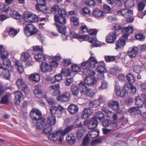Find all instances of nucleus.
<instances>
[{
    "label": "nucleus",
    "instance_id": "nucleus-1",
    "mask_svg": "<svg viewBox=\"0 0 146 146\" xmlns=\"http://www.w3.org/2000/svg\"><path fill=\"white\" fill-rule=\"evenodd\" d=\"M30 116L32 120H37L36 127L39 129L43 128L45 125V119L42 118V115L40 111L38 110L33 109L30 113Z\"/></svg>",
    "mask_w": 146,
    "mask_h": 146
},
{
    "label": "nucleus",
    "instance_id": "nucleus-2",
    "mask_svg": "<svg viewBox=\"0 0 146 146\" xmlns=\"http://www.w3.org/2000/svg\"><path fill=\"white\" fill-rule=\"evenodd\" d=\"M123 31L125 32L126 33H124L116 42V45L117 48H121L124 46L126 44V40L127 39L129 34L132 33L133 31L132 26H128L127 27L123 30Z\"/></svg>",
    "mask_w": 146,
    "mask_h": 146
},
{
    "label": "nucleus",
    "instance_id": "nucleus-3",
    "mask_svg": "<svg viewBox=\"0 0 146 146\" xmlns=\"http://www.w3.org/2000/svg\"><path fill=\"white\" fill-rule=\"evenodd\" d=\"M98 63V61L94 57L91 56L87 61L82 63L80 66L84 70L90 68H93Z\"/></svg>",
    "mask_w": 146,
    "mask_h": 146
},
{
    "label": "nucleus",
    "instance_id": "nucleus-4",
    "mask_svg": "<svg viewBox=\"0 0 146 146\" xmlns=\"http://www.w3.org/2000/svg\"><path fill=\"white\" fill-rule=\"evenodd\" d=\"M79 87L81 93L86 96L92 98L94 95V90L88 88L83 82H81L79 84Z\"/></svg>",
    "mask_w": 146,
    "mask_h": 146
},
{
    "label": "nucleus",
    "instance_id": "nucleus-5",
    "mask_svg": "<svg viewBox=\"0 0 146 146\" xmlns=\"http://www.w3.org/2000/svg\"><path fill=\"white\" fill-rule=\"evenodd\" d=\"M38 32V30L33 24H27L24 29L25 34L27 36L35 35Z\"/></svg>",
    "mask_w": 146,
    "mask_h": 146
},
{
    "label": "nucleus",
    "instance_id": "nucleus-6",
    "mask_svg": "<svg viewBox=\"0 0 146 146\" xmlns=\"http://www.w3.org/2000/svg\"><path fill=\"white\" fill-rule=\"evenodd\" d=\"M64 137L61 130L54 132L49 134L48 136L49 139L54 141H58L61 142L63 141Z\"/></svg>",
    "mask_w": 146,
    "mask_h": 146
},
{
    "label": "nucleus",
    "instance_id": "nucleus-7",
    "mask_svg": "<svg viewBox=\"0 0 146 146\" xmlns=\"http://www.w3.org/2000/svg\"><path fill=\"white\" fill-rule=\"evenodd\" d=\"M23 16L25 21L27 23L37 22L38 20L37 16L31 12H25Z\"/></svg>",
    "mask_w": 146,
    "mask_h": 146
},
{
    "label": "nucleus",
    "instance_id": "nucleus-8",
    "mask_svg": "<svg viewBox=\"0 0 146 146\" xmlns=\"http://www.w3.org/2000/svg\"><path fill=\"white\" fill-rule=\"evenodd\" d=\"M16 83L19 89L26 94L29 93L30 91L27 86L22 79L19 78L17 79L16 81Z\"/></svg>",
    "mask_w": 146,
    "mask_h": 146
},
{
    "label": "nucleus",
    "instance_id": "nucleus-9",
    "mask_svg": "<svg viewBox=\"0 0 146 146\" xmlns=\"http://www.w3.org/2000/svg\"><path fill=\"white\" fill-rule=\"evenodd\" d=\"M70 94L68 92H64L60 96L57 98V100L61 102H66L70 100Z\"/></svg>",
    "mask_w": 146,
    "mask_h": 146
},
{
    "label": "nucleus",
    "instance_id": "nucleus-10",
    "mask_svg": "<svg viewBox=\"0 0 146 146\" xmlns=\"http://www.w3.org/2000/svg\"><path fill=\"white\" fill-rule=\"evenodd\" d=\"M116 39V35L114 31L111 32L107 36L106 42L109 43H112L114 42Z\"/></svg>",
    "mask_w": 146,
    "mask_h": 146
},
{
    "label": "nucleus",
    "instance_id": "nucleus-11",
    "mask_svg": "<svg viewBox=\"0 0 146 146\" xmlns=\"http://www.w3.org/2000/svg\"><path fill=\"white\" fill-rule=\"evenodd\" d=\"M0 74L3 75L5 78L7 79H10L11 76L8 68L2 66L1 64H0Z\"/></svg>",
    "mask_w": 146,
    "mask_h": 146
},
{
    "label": "nucleus",
    "instance_id": "nucleus-12",
    "mask_svg": "<svg viewBox=\"0 0 146 146\" xmlns=\"http://www.w3.org/2000/svg\"><path fill=\"white\" fill-rule=\"evenodd\" d=\"M97 79L93 76L86 77L84 79V82L86 84L92 86L96 83Z\"/></svg>",
    "mask_w": 146,
    "mask_h": 146
},
{
    "label": "nucleus",
    "instance_id": "nucleus-13",
    "mask_svg": "<svg viewBox=\"0 0 146 146\" xmlns=\"http://www.w3.org/2000/svg\"><path fill=\"white\" fill-rule=\"evenodd\" d=\"M92 113L93 110L90 108H85L82 112L81 117L83 119H86L90 117Z\"/></svg>",
    "mask_w": 146,
    "mask_h": 146
},
{
    "label": "nucleus",
    "instance_id": "nucleus-14",
    "mask_svg": "<svg viewBox=\"0 0 146 146\" xmlns=\"http://www.w3.org/2000/svg\"><path fill=\"white\" fill-rule=\"evenodd\" d=\"M15 98L14 103L16 104L19 105L20 103L23 98V95L19 91L15 92L14 93Z\"/></svg>",
    "mask_w": 146,
    "mask_h": 146
},
{
    "label": "nucleus",
    "instance_id": "nucleus-15",
    "mask_svg": "<svg viewBox=\"0 0 146 146\" xmlns=\"http://www.w3.org/2000/svg\"><path fill=\"white\" fill-rule=\"evenodd\" d=\"M98 125L96 118L95 117L91 118L88 123V127L90 129L96 127Z\"/></svg>",
    "mask_w": 146,
    "mask_h": 146
},
{
    "label": "nucleus",
    "instance_id": "nucleus-16",
    "mask_svg": "<svg viewBox=\"0 0 146 146\" xmlns=\"http://www.w3.org/2000/svg\"><path fill=\"white\" fill-rule=\"evenodd\" d=\"M119 84L116 82L115 84V90L117 96L123 97L125 96V92L123 89H119Z\"/></svg>",
    "mask_w": 146,
    "mask_h": 146
},
{
    "label": "nucleus",
    "instance_id": "nucleus-17",
    "mask_svg": "<svg viewBox=\"0 0 146 146\" xmlns=\"http://www.w3.org/2000/svg\"><path fill=\"white\" fill-rule=\"evenodd\" d=\"M34 92L35 96L36 98H40L43 96L41 86L40 85H38L35 86Z\"/></svg>",
    "mask_w": 146,
    "mask_h": 146
},
{
    "label": "nucleus",
    "instance_id": "nucleus-18",
    "mask_svg": "<svg viewBox=\"0 0 146 146\" xmlns=\"http://www.w3.org/2000/svg\"><path fill=\"white\" fill-rule=\"evenodd\" d=\"M41 70L43 72H51L52 71V67L46 62H43L41 63Z\"/></svg>",
    "mask_w": 146,
    "mask_h": 146
},
{
    "label": "nucleus",
    "instance_id": "nucleus-19",
    "mask_svg": "<svg viewBox=\"0 0 146 146\" xmlns=\"http://www.w3.org/2000/svg\"><path fill=\"white\" fill-rule=\"evenodd\" d=\"M93 15L96 19H99L103 18L104 13L98 9H95L93 11Z\"/></svg>",
    "mask_w": 146,
    "mask_h": 146
},
{
    "label": "nucleus",
    "instance_id": "nucleus-20",
    "mask_svg": "<svg viewBox=\"0 0 146 146\" xmlns=\"http://www.w3.org/2000/svg\"><path fill=\"white\" fill-rule=\"evenodd\" d=\"M109 107L111 108L115 111L118 110L119 109V105L118 101H113L109 102L108 103Z\"/></svg>",
    "mask_w": 146,
    "mask_h": 146
},
{
    "label": "nucleus",
    "instance_id": "nucleus-21",
    "mask_svg": "<svg viewBox=\"0 0 146 146\" xmlns=\"http://www.w3.org/2000/svg\"><path fill=\"white\" fill-rule=\"evenodd\" d=\"M129 112L132 115L135 116L141 114V111L138 107H132L129 110Z\"/></svg>",
    "mask_w": 146,
    "mask_h": 146
},
{
    "label": "nucleus",
    "instance_id": "nucleus-22",
    "mask_svg": "<svg viewBox=\"0 0 146 146\" xmlns=\"http://www.w3.org/2000/svg\"><path fill=\"white\" fill-rule=\"evenodd\" d=\"M68 110L71 114L75 115L78 111V108L76 105L71 104L68 106Z\"/></svg>",
    "mask_w": 146,
    "mask_h": 146
},
{
    "label": "nucleus",
    "instance_id": "nucleus-23",
    "mask_svg": "<svg viewBox=\"0 0 146 146\" xmlns=\"http://www.w3.org/2000/svg\"><path fill=\"white\" fill-rule=\"evenodd\" d=\"M29 80L32 82H38L40 79V75L38 74H31L29 78Z\"/></svg>",
    "mask_w": 146,
    "mask_h": 146
},
{
    "label": "nucleus",
    "instance_id": "nucleus-24",
    "mask_svg": "<svg viewBox=\"0 0 146 146\" xmlns=\"http://www.w3.org/2000/svg\"><path fill=\"white\" fill-rule=\"evenodd\" d=\"M96 70L99 73L102 74L101 75V76H102V77L101 78L99 77L101 79L104 78V75L103 74L106 72L107 71L105 67L102 65H99L97 67L96 69Z\"/></svg>",
    "mask_w": 146,
    "mask_h": 146
},
{
    "label": "nucleus",
    "instance_id": "nucleus-25",
    "mask_svg": "<svg viewBox=\"0 0 146 146\" xmlns=\"http://www.w3.org/2000/svg\"><path fill=\"white\" fill-rule=\"evenodd\" d=\"M55 21L58 22L60 24L64 25L66 23V19L65 16H59L56 15L54 17Z\"/></svg>",
    "mask_w": 146,
    "mask_h": 146
},
{
    "label": "nucleus",
    "instance_id": "nucleus-26",
    "mask_svg": "<svg viewBox=\"0 0 146 146\" xmlns=\"http://www.w3.org/2000/svg\"><path fill=\"white\" fill-rule=\"evenodd\" d=\"M8 54V53L5 50L3 45H0V59L7 58Z\"/></svg>",
    "mask_w": 146,
    "mask_h": 146
},
{
    "label": "nucleus",
    "instance_id": "nucleus-27",
    "mask_svg": "<svg viewBox=\"0 0 146 146\" xmlns=\"http://www.w3.org/2000/svg\"><path fill=\"white\" fill-rule=\"evenodd\" d=\"M15 64L17 70L19 73L22 74L24 72V69L23 66L18 60H15Z\"/></svg>",
    "mask_w": 146,
    "mask_h": 146
},
{
    "label": "nucleus",
    "instance_id": "nucleus-28",
    "mask_svg": "<svg viewBox=\"0 0 146 146\" xmlns=\"http://www.w3.org/2000/svg\"><path fill=\"white\" fill-rule=\"evenodd\" d=\"M66 140L69 144L72 145L74 144L76 142L75 138L72 134L67 135Z\"/></svg>",
    "mask_w": 146,
    "mask_h": 146
},
{
    "label": "nucleus",
    "instance_id": "nucleus-29",
    "mask_svg": "<svg viewBox=\"0 0 146 146\" xmlns=\"http://www.w3.org/2000/svg\"><path fill=\"white\" fill-rule=\"evenodd\" d=\"M128 11L126 14V16L125 18L126 19L127 21L129 22H132L133 21V11L130 10L128 9Z\"/></svg>",
    "mask_w": 146,
    "mask_h": 146
},
{
    "label": "nucleus",
    "instance_id": "nucleus-30",
    "mask_svg": "<svg viewBox=\"0 0 146 146\" xmlns=\"http://www.w3.org/2000/svg\"><path fill=\"white\" fill-rule=\"evenodd\" d=\"M34 58L37 61L40 62L43 61L46 59L44 55L40 53L35 55Z\"/></svg>",
    "mask_w": 146,
    "mask_h": 146
},
{
    "label": "nucleus",
    "instance_id": "nucleus-31",
    "mask_svg": "<svg viewBox=\"0 0 146 146\" xmlns=\"http://www.w3.org/2000/svg\"><path fill=\"white\" fill-rule=\"evenodd\" d=\"M30 56L29 53L27 52H23L21 55V60L22 61L26 62L30 58Z\"/></svg>",
    "mask_w": 146,
    "mask_h": 146
},
{
    "label": "nucleus",
    "instance_id": "nucleus-32",
    "mask_svg": "<svg viewBox=\"0 0 146 146\" xmlns=\"http://www.w3.org/2000/svg\"><path fill=\"white\" fill-rule=\"evenodd\" d=\"M80 90L78 85V87L74 85H72L71 86V91L73 95L77 96L78 95L79 90Z\"/></svg>",
    "mask_w": 146,
    "mask_h": 146
},
{
    "label": "nucleus",
    "instance_id": "nucleus-33",
    "mask_svg": "<svg viewBox=\"0 0 146 146\" xmlns=\"http://www.w3.org/2000/svg\"><path fill=\"white\" fill-rule=\"evenodd\" d=\"M46 5V3L37 4L36 5V8L38 11L43 12L47 10Z\"/></svg>",
    "mask_w": 146,
    "mask_h": 146
},
{
    "label": "nucleus",
    "instance_id": "nucleus-34",
    "mask_svg": "<svg viewBox=\"0 0 146 146\" xmlns=\"http://www.w3.org/2000/svg\"><path fill=\"white\" fill-rule=\"evenodd\" d=\"M138 49L136 47H133L132 50L128 52V54L129 56L131 58L135 57L137 54Z\"/></svg>",
    "mask_w": 146,
    "mask_h": 146
},
{
    "label": "nucleus",
    "instance_id": "nucleus-35",
    "mask_svg": "<svg viewBox=\"0 0 146 146\" xmlns=\"http://www.w3.org/2000/svg\"><path fill=\"white\" fill-rule=\"evenodd\" d=\"M55 25L57 28L60 33L61 34H64L66 33V27L60 26L57 23H55Z\"/></svg>",
    "mask_w": 146,
    "mask_h": 146
},
{
    "label": "nucleus",
    "instance_id": "nucleus-36",
    "mask_svg": "<svg viewBox=\"0 0 146 146\" xmlns=\"http://www.w3.org/2000/svg\"><path fill=\"white\" fill-rule=\"evenodd\" d=\"M71 72L70 69L68 68H64L62 69L61 73L65 76H71Z\"/></svg>",
    "mask_w": 146,
    "mask_h": 146
},
{
    "label": "nucleus",
    "instance_id": "nucleus-37",
    "mask_svg": "<svg viewBox=\"0 0 146 146\" xmlns=\"http://www.w3.org/2000/svg\"><path fill=\"white\" fill-rule=\"evenodd\" d=\"M135 104L138 107H141L144 104V102L139 97H136L135 98Z\"/></svg>",
    "mask_w": 146,
    "mask_h": 146
},
{
    "label": "nucleus",
    "instance_id": "nucleus-38",
    "mask_svg": "<svg viewBox=\"0 0 146 146\" xmlns=\"http://www.w3.org/2000/svg\"><path fill=\"white\" fill-rule=\"evenodd\" d=\"M51 131L52 127L49 125L45 124L42 131L43 133L45 134H47L51 132Z\"/></svg>",
    "mask_w": 146,
    "mask_h": 146
},
{
    "label": "nucleus",
    "instance_id": "nucleus-39",
    "mask_svg": "<svg viewBox=\"0 0 146 146\" xmlns=\"http://www.w3.org/2000/svg\"><path fill=\"white\" fill-rule=\"evenodd\" d=\"M124 1L125 6L127 7L131 8L134 5V0H124Z\"/></svg>",
    "mask_w": 146,
    "mask_h": 146
},
{
    "label": "nucleus",
    "instance_id": "nucleus-40",
    "mask_svg": "<svg viewBox=\"0 0 146 146\" xmlns=\"http://www.w3.org/2000/svg\"><path fill=\"white\" fill-rule=\"evenodd\" d=\"M100 104L98 101L95 100L93 101H91L89 102V106L90 107L92 108H96L98 107Z\"/></svg>",
    "mask_w": 146,
    "mask_h": 146
},
{
    "label": "nucleus",
    "instance_id": "nucleus-41",
    "mask_svg": "<svg viewBox=\"0 0 146 146\" xmlns=\"http://www.w3.org/2000/svg\"><path fill=\"white\" fill-rule=\"evenodd\" d=\"M47 123L48 125H54L56 123V119L55 117L52 116H50L48 117L47 120Z\"/></svg>",
    "mask_w": 146,
    "mask_h": 146
},
{
    "label": "nucleus",
    "instance_id": "nucleus-42",
    "mask_svg": "<svg viewBox=\"0 0 146 146\" xmlns=\"http://www.w3.org/2000/svg\"><path fill=\"white\" fill-rule=\"evenodd\" d=\"M10 15L14 19H19L20 18V15L19 13L14 10L12 9L11 10Z\"/></svg>",
    "mask_w": 146,
    "mask_h": 146
},
{
    "label": "nucleus",
    "instance_id": "nucleus-43",
    "mask_svg": "<svg viewBox=\"0 0 146 146\" xmlns=\"http://www.w3.org/2000/svg\"><path fill=\"white\" fill-rule=\"evenodd\" d=\"M128 9H122L117 11V14L118 15L120 16H122L123 17L126 16V14L128 13Z\"/></svg>",
    "mask_w": 146,
    "mask_h": 146
},
{
    "label": "nucleus",
    "instance_id": "nucleus-44",
    "mask_svg": "<svg viewBox=\"0 0 146 146\" xmlns=\"http://www.w3.org/2000/svg\"><path fill=\"white\" fill-rule=\"evenodd\" d=\"M108 4H112L114 3L115 4L118 6H120L122 5V2L121 0H106Z\"/></svg>",
    "mask_w": 146,
    "mask_h": 146
},
{
    "label": "nucleus",
    "instance_id": "nucleus-45",
    "mask_svg": "<svg viewBox=\"0 0 146 146\" xmlns=\"http://www.w3.org/2000/svg\"><path fill=\"white\" fill-rule=\"evenodd\" d=\"M128 82L131 83H133L135 81V77L131 74H129L126 76Z\"/></svg>",
    "mask_w": 146,
    "mask_h": 146
},
{
    "label": "nucleus",
    "instance_id": "nucleus-46",
    "mask_svg": "<svg viewBox=\"0 0 146 146\" xmlns=\"http://www.w3.org/2000/svg\"><path fill=\"white\" fill-rule=\"evenodd\" d=\"M85 133V131L83 129H78L76 132V136L78 139L81 138Z\"/></svg>",
    "mask_w": 146,
    "mask_h": 146
},
{
    "label": "nucleus",
    "instance_id": "nucleus-47",
    "mask_svg": "<svg viewBox=\"0 0 146 146\" xmlns=\"http://www.w3.org/2000/svg\"><path fill=\"white\" fill-rule=\"evenodd\" d=\"M99 131L98 129L91 131L90 133V136L92 138L96 137L99 135Z\"/></svg>",
    "mask_w": 146,
    "mask_h": 146
},
{
    "label": "nucleus",
    "instance_id": "nucleus-48",
    "mask_svg": "<svg viewBox=\"0 0 146 146\" xmlns=\"http://www.w3.org/2000/svg\"><path fill=\"white\" fill-rule=\"evenodd\" d=\"M58 13L59 16L65 17L67 13L65 9L63 8H60L58 10Z\"/></svg>",
    "mask_w": 146,
    "mask_h": 146
},
{
    "label": "nucleus",
    "instance_id": "nucleus-49",
    "mask_svg": "<svg viewBox=\"0 0 146 146\" xmlns=\"http://www.w3.org/2000/svg\"><path fill=\"white\" fill-rule=\"evenodd\" d=\"M19 30L17 31V30L13 28H11L10 29L9 31V35L12 37H14L19 32Z\"/></svg>",
    "mask_w": 146,
    "mask_h": 146
},
{
    "label": "nucleus",
    "instance_id": "nucleus-50",
    "mask_svg": "<svg viewBox=\"0 0 146 146\" xmlns=\"http://www.w3.org/2000/svg\"><path fill=\"white\" fill-rule=\"evenodd\" d=\"M135 37L137 40L141 41H143L145 38V36L142 33H139L136 34Z\"/></svg>",
    "mask_w": 146,
    "mask_h": 146
},
{
    "label": "nucleus",
    "instance_id": "nucleus-51",
    "mask_svg": "<svg viewBox=\"0 0 146 146\" xmlns=\"http://www.w3.org/2000/svg\"><path fill=\"white\" fill-rule=\"evenodd\" d=\"M70 20L73 23V24L74 26H77L78 25V19L76 17H72L71 18Z\"/></svg>",
    "mask_w": 146,
    "mask_h": 146
},
{
    "label": "nucleus",
    "instance_id": "nucleus-52",
    "mask_svg": "<svg viewBox=\"0 0 146 146\" xmlns=\"http://www.w3.org/2000/svg\"><path fill=\"white\" fill-rule=\"evenodd\" d=\"M89 142V138L88 135H86L84 138L83 141L82 145L83 146H87Z\"/></svg>",
    "mask_w": 146,
    "mask_h": 146
},
{
    "label": "nucleus",
    "instance_id": "nucleus-53",
    "mask_svg": "<svg viewBox=\"0 0 146 146\" xmlns=\"http://www.w3.org/2000/svg\"><path fill=\"white\" fill-rule=\"evenodd\" d=\"M142 69V67L140 66L137 65L133 66V70L134 72L139 74L140 73Z\"/></svg>",
    "mask_w": 146,
    "mask_h": 146
},
{
    "label": "nucleus",
    "instance_id": "nucleus-54",
    "mask_svg": "<svg viewBox=\"0 0 146 146\" xmlns=\"http://www.w3.org/2000/svg\"><path fill=\"white\" fill-rule=\"evenodd\" d=\"M105 60L108 62H110L115 59V56H106L104 57Z\"/></svg>",
    "mask_w": 146,
    "mask_h": 146
},
{
    "label": "nucleus",
    "instance_id": "nucleus-55",
    "mask_svg": "<svg viewBox=\"0 0 146 146\" xmlns=\"http://www.w3.org/2000/svg\"><path fill=\"white\" fill-rule=\"evenodd\" d=\"M73 125H71L67 127L63 131L61 130L62 134L64 136L66 134L71 131L73 128Z\"/></svg>",
    "mask_w": 146,
    "mask_h": 146
},
{
    "label": "nucleus",
    "instance_id": "nucleus-56",
    "mask_svg": "<svg viewBox=\"0 0 146 146\" xmlns=\"http://www.w3.org/2000/svg\"><path fill=\"white\" fill-rule=\"evenodd\" d=\"M71 68L72 71L74 72H79L80 70V67L76 64L72 65Z\"/></svg>",
    "mask_w": 146,
    "mask_h": 146
},
{
    "label": "nucleus",
    "instance_id": "nucleus-57",
    "mask_svg": "<svg viewBox=\"0 0 146 146\" xmlns=\"http://www.w3.org/2000/svg\"><path fill=\"white\" fill-rule=\"evenodd\" d=\"M131 87V84L129 83H127L125 84L123 88L125 90L124 92L126 93H129Z\"/></svg>",
    "mask_w": 146,
    "mask_h": 146
},
{
    "label": "nucleus",
    "instance_id": "nucleus-58",
    "mask_svg": "<svg viewBox=\"0 0 146 146\" xmlns=\"http://www.w3.org/2000/svg\"><path fill=\"white\" fill-rule=\"evenodd\" d=\"M50 111L52 115H55L57 114L58 112V108L55 106H52L50 108Z\"/></svg>",
    "mask_w": 146,
    "mask_h": 146
},
{
    "label": "nucleus",
    "instance_id": "nucleus-59",
    "mask_svg": "<svg viewBox=\"0 0 146 146\" xmlns=\"http://www.w3.org/2000/svg\"><path fill=\"white\" fill-rule=\"evenodd\" d=\"M102 131L103 133L105 135H108L114 131V130L112 129H108L106 128H103Z\"/></svg>",
    "mask_w": 146,
    "mask_h": 146
},
{
    "label": "nucleus",
    "instance_id": "nucleus-60",
    "mask_svg": "<svg viewBox=\"0 0 146 146\" xmlns=\"http://www.w3.org/2000/svg\"><path fill=\"white\" fill-rule=\"evenodd\" d=\"M108 83L107 81L103 80L101 83V86L100 87V89H105L108 88Z\"/></svg>",
    "mask_w": 146,
    "mask_h": 146
},
{
    "label": "nucleus",
    "instance_id": "nucleus-61",
    "mask_svg": "<svg viewBox=\"0 0 146 146\" xmlns=\"http://www.w3.org/2000/svg\"><path fill=\"white\" fill-rule=\"evenodd\" d=\"M46 99L48 104L50 105H54L55 103V102L54 100L53 99L50 98L46 97Z\"/></svg>",
    "mask_w": 146,
    "mask_h": 146
},
{
    "label": "nucleus",
    "instance_id": "nucleus-62",
    "mask_svg": "<svg viewBox=\"0 0 146 146\" xmlns=\"http://www.w3.org/2000/svg\"><path fill=\"white\" fill-rule=\"evenodd\" d=\"M107 19L109 22H112L114 21H116L117 20V18L115 15H112L108 16Z\"/></svg>",
    "mask_w": 146,
    "mask_h": 146
},
{
    "label": "nucleus",
    "instance_id": "nucleus-63",
    "mask_svg": "<svg viewBox=\"0 0 146 146\" xmlns=\"http://www.w3.org/2000/svg\"><path fill=\"white\" fill-rule=\"evenodd\" d=\"M11 64V61L9 59L5 60L3 61V64L6 66V68L9 67Z\"/></svg>",
    "mask_w": 146,
    "mask_h": 146
},
{
    "label": "nucleus",
    "instance_id": "nucleus-64",
    "mask_svg": "<svg viewBox=\"0 0 146 146\" xmlns=\"http://www.w3.org/2000/svg\"><path fill=\"white\" fill-rule=\"evenodd\" d=\"M8 97L7 96H5L3 98L1 101V103L2 104H5L8 103Z\"/></svg>",
    "mask_w": 146,
    "mask_h": 146
}]
</instances>
